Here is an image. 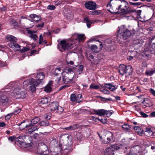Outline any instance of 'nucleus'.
Here are the masks:
<instances>
[{
    "label": "nucleus",
    "instance_id": "obj_35",
    "mask_svg": "<svg viewBox=\"0 0 155 155\" xmlns=\"http://www.w3.org/2000/svg\"><path fill=\"white\" fill-rule=\"evenodd\" d=\"M34 80V79L33 78H31L28 79H27L24 81L23 84L24 85L27 86L28 85H30L31 83L32 82V81H33Z\"/></svg>",
    "mask_w": 155,
    "mask_h": 155
},
{
    "label": "nucleus",
    "instance_id": "obj_55",
    "mask_svg": "<svg viewBox=\"0 0 155 155\" xmlns=\"http://www.w3.org/2000/svg\"><path fill=\"white\" fill-rule=\"evenodd\" d=\"M89 14L93 15H97L99 14V13L96 10L94 11H90Z\"/></svg>",
    "mask_w": 155,
    "mask_h": 155
},
{
    "label": "nucleus",
    "instance_id": "obj_18",
    "mask_svg": "<svg viewBox=\"0 0 155 155\" xmlns=\"http://www.w3.org/2000/svg\"><path fill=\"white\" fill-rule=\"evenodd\" d=\"M5 38L8 41H10L11 43L12 42H16L18 41V39L16 37L11 35H7Z\"/></svg>",
    "mask_w": 155,
    "mask_h": 155
},
{
    "label": "nucleus",
    "instance_id": "obj_54",
    "mask_svg": "<svg viewBox=\"0 0 155 155\" xmlns=\"http://www.w3.org/2000/svg\"><path fill=\"white\" fill-rule=\"evenodd\" d=\"M31 127L34 131L38 130V129L39 128V127L38 125L37 126H31Z\"/></svg>",
    "mask_w": 155,
    "mask_h": 155
},
{
    "label": "nucleus",
    "instance_id": "obj_23",
    "mask_svg": "<svg viewBox=\"0 0 155 155\" xmlns=\"http://www.w3.org/2000/svg\"><path fill=\"white\" fill-rule=\"evenodd\" d=\"M78 128V126L77 124H74L70 125L68 127H65L64 129L67 130H74L77 129Z\"/></svg>",
    "mask_w": 155,
    "mask_h": 155
},
{
    "label": "nucleus",
    "instance_id": "obj_52",
    "mask_svg": "<svg viewBox=\"0 0 155 155\" xmlns=\"http://www.w3.org/2000/svg\"><path fill=\"white\" fill-rule=\"evenodd\" d=\"M55 8V7L53 5H49L47 7V9L50 10H53Z\"/></svg>",
    "mask_w": 155,
    "mask_h": 155
},
{
    "label": "nucleus",
    "instance_id": "obj_13",
    "mask_svg": "<svg viewBox=\"0 0 155 155\" xmlns=\"http://www.w3.org/2000/svg\"><path fill=\"white\" fill-rule=\"evenodd\" d=\"M40 81L39 82L36 81V80L34 79L33 81H32L30 84V86H29V90L32 92H34L36 90V87L40 84Z\"/></svg>",
    "mask_w": 155,
    "mask_h": 155
},
{
    "label": "nucleus",
    "instance_id": "obj_45",
    "mask_svg": "<svg viewBox=\"0 0 155 155\" xmlns=\"http://www.w3.org/2000/svg\"><path fill=\"white\" fill-rule=\"evenodd\" d=\"M122 127L123 129L127 130L130 128L129 126L127 124H125L122 126Z\"/></svg>",
    "mask_w": 155,
    "mask_h": 155
},
{
    "label": "nucleus",
    "instance_id": "obj_51",
    "mask_svg": "<svg viewBox=\"0 0 155 155\" xmlns=\"http://www.w3.org/2000/svg\"><path fill=\"white\" fill-rule=\"evenodd\" d=\"M105 114H106V115L108 116H111L113 113V111L112 110H105Z\"/></svg>",
    "mask_w": 155,
    "mask_h": 155
},
{
    "label": "nucleus",
    "instance_id": "obj_15",
    "mask_svg": "<svg viewBox=\"0 0 155 155\" xmlns=\"http://www.w3.org/2000/svg\"><path fill=\"white\" fill-rule=\"evenodd\" d=\"M40 119L38 117H35L33 118L31 121V123L28 125L25 126L26 127H30L31 126H34V124H36L39 121Z\"/></svg>",
    "mask_w": 155,
    "mask_h": 155
},
{
    "label": "nucleus",
    "instance_id": "obj_25",
    "mask_svg": "<svg viewBox=\"0 0 155 155\" xmlns=\"http://www.w3.org/2000/svg\"><path fill=\"white\" fill-rule=\"evenodd\" d=\"M120 145L119 144H114L111 145L110 147L114 152L115 150H118L120 149Z\"/></svg>",
    "mask_w": 155,
    "mask_h": 155
},
{
    "label": "nucleus",
    "instance_id": "obj_5",
    "mask_svg": "<svg viewBox=\"0 0 155 155\" xmlns=\"http://www.w3.org/2000/svg\"><path fill=\"white\" fill-rule=\"evenodd\" d=\"M132 71V67L130 65L126 66L120 64L119 66V72L122 75L125 74H127L128 75H131Z\"/></svg>",
    "mask_w": 155,
    "mask_h": 155
},
{
    "label": "nucleus",
    "instance_id": "obj_10",
    "mask_svg": "<svg viewBox=\"0 0 155 155\" xmlns=\"http://www.w3.org/2000/svg\"><path fill=\"white\" fill-rule=\"evenodd\" d=\"M84 6L87 9L91 10H94L97 8L96 3L92 1L86 2L84 4Z\"/></svg>",
    "mask_w": 155,
    "mask_h": 155
},
{
    "label": "nucleus",
    "instance_id": "obj_33",
    "mask_svg": "<svg viewBox=\"0 0 155 155\" xmlns=\"http://www.w3.org/2000/svg\"><path fill=\"white\" fill-rule=\"evenodd\" d=\"M63 71L68 74H72L73 75H74V72L73 69L70 68L68 67L65 68Z\"/></svg>",
    "mask_w": 155,
    "mask_h": 155
},
{
    "label": "nucleus",
    "instance_id": "obj_36",
    "mask_svg": "<svg viewBox=\"0 0 155 155\" xmlns=\"http://www.w3.org/2000/svg\"><path fill=\"white\" fill-rule=\"evenodd\" d=\"M29 33L30 34V37L35 41L38 38V36L37 35L32 33V31H29Z\"/></svg>",
    "mask_w": 155,
    "mask_h": 155
},
{
    "label": "nucleus",
    "instance_id": "obj_60",
    "mask_svg": "<svg viewBox=\"0 0 155 155\" xmlns=\"http://www.w3.org/2000/svg\"><path fill=\"white\" fill-rule=\"evenodd\" d=\"M44 25V23L43 22H41L40 23L36 25L37 27H43Z\"/></svg>",
    "mask_w": 155,
    "mask_h": 155
},
{
    "label": "nucleus",
    "instance_id": "obj_57",
    "mask_svg": "<svg viewBox=\"0 0 155 155\" xmlns=\"http://www.w3.org/2000/svg\"><path fill=\"white\" fill-rule=\"evenodd\" d=\"M69 87V86L68 85H64L60 87L59 90L61 91L62 89H65V88L68 87Z\"/></svg>",
    "mask_w": 155,
    "mask_h": 155
},
{
    "label": "nucleus",
    "instance_id": "obj_3",
    "mask_svg": "<svg viewBox=\"0 0 155 155\" xmlns=\"http://www.w3.org/2000/svg\"><path fill=\"white\" fill-rule=\"evenodd\" d=\"M118 32L122 35V38L126 40L134 33L129 31L124 25H122L118 28Z\"/></svg>",
    "mask_w": 155,
    "mask_h": 155
},
{
    "label": "nucleus",
    "instance_id": "obj_8",
    "mask_svg": "<svg viewBox=\"0 0 155 155\" xmlns=\"http://www.w3.org/2000/svg\"><path fill=\"white\" fill-rule=\"evenodd\" d=\"M13 92L11 93V95L14 97L16 98H24L26 96V94L25 92L20 91L19 89L15 88L13 91Z\"/></svg>",
    "mask_w": 155,
    "mask_h": 155
},
{
    "label": "nucleus",
    "instance_id": "obj_16",
    "mask_svg": "<svg viewBox=\"0 0 155 155\" xmlns=\"http://www.w3.org/2000/svg\"><path fill=\"white\" fill-rule=\"evenodd\" d=\"M45 74L42 72H41L38 74L37 75L36 78V81L39 82L40 81V83L41 82V80H43L45 78Z\"/></svg>",
    "mask_w": 155,
    "mask_h": 155
},
{
    "label": "nucleus",
    "instance_id": "obj_11",
    "mask_svg": "<svg viewBox=\"0 0 155 155\" xmlns=\"http://www.w3.org/2000/svg\"><path fill=\"white\" fill-rule=\"evenodd\" d=\"M76 77L74 75H73V77L71 78H69V77H68L65 76L64 75H63L62 77V81L64 83L67 84L70 83H72L73 84L74 81L73 80Z\"/></svg>",
    "mask_w": 155,
    "mask_h": 155
},
{
    "label": "nucleus",
    "instance_id": "obj_50",
    "mask_svg": "<svg viewBox=\"0 0 155 155\" xmlns=\"http://www.w3.org/2000/svg\"><path fill=\"white\" fill-rule=\"evenodd\" d=\"M84 69V66L83 65H81L79 66L78 71L79 72V74H80L82 71Z\"/></svg>",
    "mask_w": 155,
    "mask_h": 155
},
{
    "label": "nucleus",
    "instance_id": "obj_43",
    "mask_svg": "<svg viewBox=\"0 0 155 155\" xmlns=\"http://www.w3.org/2000/svg\"><path fill=\"white\" fill-rule=\"evenodd\" d=\"M99 86L98 85H95L94 84H91L90 86L91 89H93L95 90L98 89L99 88Z\"/></svg>",
    "mask_w": 155,
    "mask_h": 155
},
{
    "label": "nucleus",
    "instance_id": "obj_14",
    "mask_svg": "<svg viewBox=\"0 0 155 155\" xmlns=\"http://www.w3.org/2000/svg\"><path fill=\"white\" fill-rule=\"evenodd\" d=\"M31 18L36 23L40 22L41 21V18L40 16L35 14H31L29 15Z\"/></svg>",
    "mask_w": 155,
    "mask_h": 155
},
{
    "label": "nucleus",
    "instance_id": "obj_19",
    "mask_svg": "<svg viewBox=\"0 0 155 155\" xmlns=\"http://www.w3.org/2000/svg\"><path fill=\"white\" fill-rule=\"evenodd\" d=\"M93 111L95 114L100 116L104 115L106 112L105 110L102 109L98 110L94 109Z\"/></svg>",
    "mask_w": 155,
    "mask_h": 155
},
{
    "label": "nucleus",
    "instance_id": "obj_64",
    "mask_svg": "<svg viewBox=\"0 0 155 155\" xmlns=\"http://www.w3.org/2000/svg\"><path fill=\"white\" fill-rule=\"evenodd\" d=\"M98 97L100 98H101V100H103V101H106V100L110 101L111 100V99L106 98H105L102 97H101V96H99Z\"/></svg>",
    "mask_w": 155,
    "mask_h": 155
},
{
    "label": "nucleus",
    "instance_id": "obj_49",
    "mask_svg": "<svg viewBox=\"0 0 155 155\" xmlns=\"http://www.w3.org/2000/svg\"><path fill=\"white\" fill-rule=\"evenodd\" d=\"M153 4L151 3H146V7L147 8H150L151 11L153 12Z\"/></svg>",
    "mask_w": 155,
    "mask_h": 155
},
{
    "label": "nucleus",
    "instance_id": "obj_17",
    "mask_svg": "<svg viewBox=\"0 0 155 155\" xmlns=\"http://www.w3.org/2000/svg\"><path fill=\"white\" fill-rule=\"evenodd\" d=\"M58 103L56 101L52 103L50 106V110L52 112H55L58 107Z\"/></svg>",
    "mask_w": 155,
    "mask_h": 155
},
{
    "label": "nucleus",
    "instance_id": "obj_42",
    "mask_svg": "<svg viewBox=\"0 0 155 155\" xmlns=\"http://www.w3.org/2000/svg\"><path fill=\"white\" fill-rule=\"evenodd\" d=\"M71 101L72 102H75L76 101V96L75 94H72L70 96Z\"/></svg>",
    "mask_w": 155,
    "mask_h": 155
},
{
    "label": "nucleus",
    "instance_id": "obj_59",
    "mask_svg": "<svg viewBox=\"0 0 155 155\" xmlns=\"http://www.w3.org/2000/svg\"><path fill=\"white\" fill-rule=\"evenodd\" d=\"M34 131L31 127L27 130L26 131V133L29 134H31Z\"/></svg>",
    "mask_w": 155,
    "mask_h": 155
},
{
    "label": "nucleus",
    "instance_id": "obj_6",
    "mask_svg": "<svg viewBox=\"0 0 155 155\" xmlns=\"http://www.w3.org/2000/svg\"><path fill=\"white\" fill-rule=\"evenodd\" d=\"M37 153L41 155H48L49 151L48 146L45 143H38L37 147Z\"/></svg>",
    "mask_w": 155,
    "mask_h": 155
},
{
    "label": "nucleus",
    "instance_id": "obj_44",
    "mask_svg": "<svg viewBox=\"0 0 155 155\" xmlns=\"http://www.w3.org/2000/svg\"><path fill=\"white\" fill-rule=\"evenodd\" d=\"M150 43L151 45H155V37H152L151 39H149L148 44Z\"/></svg>",
    "mask_w": 155,
    "mask_h": 155
},
{
    "label": "nucleus",
    "instance_id": "obj_31",
    "mask_svg": "<svg viewBox=\"0 0 155 155\" xmlns=\"http://www.w3.org/2000/svg\"><path fill=\"white\" fill-rule=\"evenodd\" d=\"M74 36L77 37V40L79 42L83 41L85 39V37L84 34H78V35H75Z\"/></svg>",
    "mask_w": 155,
    "mask_h": 155
},
{
    "label": "nucleus",
    "instance_id": "obj_34",
    "mask_svg": "<svg viewBox=\"0 0 155 155\" xmlns=\"http://www.w3.org/2000/svg\"><path fill=\"white\" fill-rule=\"evenodd\" d=\"M39 124L40 126L46 127L49 125V123L47 120H42L39 123Z\"/></svg>",
    "mask_w": 155,
    "mask_h": 155
},
{
    "label": "nucleus",
    "instance_id": "obj_32",
    "mask_svg": "<svg viewBox=\"0 0 155 155\" xmlns=\"http://www.w3.org/2000/svg\"><path fill=\"white\" fill-rule=\"evenodd\" d=\"M153 133L151 130L150 128H146V136L148 137H152L153 135Z\"/></svg>",
    "mask_w": 155,
    "mask_h": 155
},
{
    "label": "nucleus",
    "instance_id": "obj_22",
    "mask_svg": "<svg viewBox=\"0 0 155 155\" xmlns=\"http://www.w3.org/2000/svg\"><path fill=\"white\" fill-rule=\"evenodd\" d=\"M90 48L92 51L95 53H98L102 49V47L98 48L96 45H92Z\"/></svg>",
    "mask_w": 155,
    "mask_h": 155
},
{
    "label": "nucleus",
    "instance_id": "obj_37",
    "mask_svg": "<svg viewBox=\"0 0 155 155\" xmlns=\"http://www.w3.org/2000/svg\"><path fill=\"white\" fill-rule=\"evenodd\" d=\"M155 73V68L151 69L146 71V74L148 76H151Z\"/></svg>",
    "mask_w": 155,
    "mask_h": 155
},
{
    "label": "nucleus",
    "instance_id": "obj_9",
    "mask_svg": "<svg viewBox=\"0 0 155 155\" xmlns=\"http://www.w3.org/2000/svg\"><path fill=\"white\" fill-rule=\"evenodd\" d=\"M146 24L147 25V27H149L147 29L148 34H150L151 36L154 35L155 31L153 29L154 23L153 21H146Z\"/></svg>",
    "mask_w": 155,
    "mask_h": 155
},
{
    "label": "nucleus",
    "instance_id": "obj_62",
    "mask_svg": "<svg viewBox=\"0 0 155 155\" xmlns=\"http://www.w3.org/2000/svg\"><path fill=\"white\" fill-rule=\"evenodd\" d=\"M78 34H73L72 37H71V40H77V37H75V36H74V35H78Z\"/></svg>",
    "mask_w": 155,
    "mask_h": 155
},
{
    "label": "nucleus",
    "instance_id": "obj_48",
    "mask_svg": "<svg viewBox=\"0 0 155 155\" xmlns=\"http://www.w3.org/2000/svg\"><path fill=\"white\" fill-rule=\"evenodd\" d=\"M145 56V52L143 51V52H141L139 55V58H141L142 59L144 60Z\"/></svg>",
    "mask_w": 155,
    "mask_h": 155
},
{
    "label": "nucleus",
    "instance_id": "obj_1",
    "mask_svg": "<svg viewBox=\"0 0 155 155\" xmlns=\"http://www.w3.org/2000/svg\"><path fill=\"white\" fill-rule=\"evenodd\" d=\"M112 5L115 6H117L116 10L118 11L114 12L116 14L121 13H126L129 12H134L136 10H130L128 3L125 0H111L110 3L107 5L111 6Z\"/></svg>",
    "mask_w": 155,
    "mask_h": 155
},
{
    "label": "nucleus",
    "instance_id": "obj_30",
    "mask_svg": "<svg viewBox=\"0 0 155 155\" xmlns=\"http://www.w3.org/2000/svg\"><path fill=\"white\" fill-rule=\"evenodd\" d=\"M8 45L9 47L12 48H15L19 49L20 48V45L16 42L10 43L8 44Z\"/></svg>",
    "mask_w": 155,
    "mask_h": 155
},
{
    "label": "nucleus",
    "instance_id": "obj_29",
    "mask_svg": "<svg viewBox=\"0 0 155 155\" xmlns=\"http://www.w3.org/2000/svg\"><path fill=\"white\" fill-rule=\"evenodd\" d=\"M84 22L87 23V26L88 28H90L91 24L93 23V21L90 20L88 17H86L84 18Z\"/></svg>",
    "mask_w": 155,
    "mask_h": 155
},
{
    "label": "nucleus",
    "instance_id": "obj_28",
    "mask_svg": "<svg viewBox=\"0 0 155 155\" xmlns=\"http://www.w3.org/2000/svg\"><path fill=\"white\" fill-rule=\"evenodd\" d=\"M104 155H114V153L110 147L107 148L104 152Z\"/></svg>",
    "mask_w": 155,
    "mask_h": 155
},
{
    "label": "nucleus",
    "instance_id": "obj_24",
    "mask_svg": "<svg viewBox=\"0 0 155 155\" xmlns=\"http://www.w3.org/2000/svg\"><path fill=\"white\" fill-rule=\"evenodd\" d=\"M120 145L119 144H114L111 145L110 147L114 152L115 150H118L120 149Z\"/></svg>",
    "mask_w": 155,
    "mask_h": 155
},
{
    "label": "nucleus",
    "instance_id": "obj_53",
    "mask_svg": "<svg viewBox=\"0 0 155 155\" xmlns=\"http://www.w3.org/2000/svg\"><path fill=\"white\" fill-rule=\"evenodd\" d=\"M29 50V48L27 47H24L21 50V52H25L26 51H28Z\"/></svg>",
    "mask_w": 155,
    "mask_h": 155
},
{
    "label": "nucleus",
    "instance_id": "obj_46",
    "mask_svg": "<svg viewBox=\"0 0 155 155\" xmlns=\"http://www.w3.org/2000/svg\"><path fill=\"white\" fill-rule=\"evenodd\" d=\"M129 3L131 5L137 6H140L142 4V3L141 2H129Z\"/></svg>",
    "mask_w": 155,
    "mask_h": 155
},
{
    "label": "nucleus",
    "instance_id": "obj_7",
    "mask_svg": "<svg viewBox=\"0 0 155 155\" xmlns=\"http://www.w3.org/2000/svg\"><path fill=\"white\" fill-rule=\"evenodd\" d=\"M155 54V45H151L149 43L146 46V58H151L153 55Z\"/></svg>",
    "mask_w": 155,
    "mask_h": 155
},
{
    "label": "nucleus",
    "instance_id": "obj_38",
    "mask_svg": "<svg viewBox=\"0 0 155 155\" xmlns=\"http://www.w3.org/2000/svg\"><path fill=\"white\" fill-rule=\"evenodd\" d=\"M64 110L63 108L61 106H59L58 105L55 112L61 114L64 111Z\"/></svg>",
    "mask_w": 155,
    "mask_h": 155
},
{
    "label": "nucleus",
    "instance_id": "obj_56",
    "mask_svg": "<svg viewBox=\"0 0 155 155\" xmlns=\"http://www.w3.org/2000/svg\"><path fill=\"white\" fill-rule=\"evenodd\" d=\"M11 24L14 26H15L18 25V23L15 20H12L11 21Z\"/></svg>",
    "mask_w": 155,
    "mask_h": 155
},
{
    "label": "nucleus",
    "instance_id": "obj_2",
    "mask_svg": "<svg viewBox=\"0 0 155 155\" xmlns=\"http://www.w3.org/2000/svg\"><path fill=\"white\" fill-rule=\"evenodd\" d=\"M32 138L31 137L25 135L21 136L16 137L15 136H11L8 138V140L12 142L15 140V142H18L24 147H27L32 145L31 141Z\"/></svg>",
    "mask_w": 155,
    "mask_h": 155
},
{
    "label": "nucleus",
    "instance_id": "obj_63",
    "mask_svg": "<svg viewBox=\"0 0 155 155\" xmlns=\"http://www.w3.org/2000/svg\"><path fill=\"white\" fill-rule=\"evenodd\" d=\"M43 37L42 36V35H40L39 36V44H41L43 42Z\"/></svg>",
    "mask_w": 155,
    "mask_h": 155
},
{
    "label": "nucleus",
    "instance_id": "obj_21",
    "mask_svg": "<svg viewBox=\"0 0 155 155\" xmlns=\"http://www.w3.org/2000/svg\"><path fill=\"white\" fill-rule=\"evenodd\" d=\"M134 129L135 131L139 135H142L144 133V131L140 127L135 126L134 127Z\"/></svg>",
    "mask_w": 155,
    "mask_h": 155
},
{
    "label": "nucleus",
    "instance_id": "obj_27",
    "mask_svg": "<svg viewBox=\"0 0 155 155\" xmlns=\"http://www.w3.org/2000/svg\"><path fill=\"white\" fill-rule=\"evenodd\" d=\"M120 145L119 144H114L111 145L110 147L114 152L115 150H118L120 149Z\"/></svg>",
    "mask_w": 155,
    "mask_h": 155
},
{
    "label": "nucleus",
    "instance_id": "obj_40",
    "mask_svg": "<svg viewBox=\"0 0 155 155\" xmlns=\"http://www.w3.org/2000/svg\"><path fill=\"white\" fill-rule=\"evenodd\" d=\"M48 102V100L47 97L42 98L40 101L41 104H47Z\"/></svg>",
    "mask_w": 155,
    "mask_h": 155
},
{
    "label": "nucleus",
    "instance_id": "obj_12",
    "mask_svg": "<svg viewBox=\"0 0 155 155\" xmlns=\"http://www.w3.org/2000/svg\"><path fill=\"white\" fill-rule=\"evenodd\" d=\"M6 94V93H4L0 96V103L4 105L6 104L9 101L8 98Z\"/></svg>",
    "mask_w": 155,
    "mask_h": 155
},
{
    "label": "nucleus",
    "instance_id": "obj_61",
    "mask_svg": "<svg viewBox=\"0 0 155 155\" xmlns=\"http://www.w3.org/2000/svg\"><path fill=\"white\" fill-rule=\"evenodd\" d=\"M20 111L21 110L20 109H17V110H15L12 113V114L14 115H16L20 113Z\"/></svg>",
    "mask_w": 155,
    "mask_h": 155
},
{
    "label": "nucleus",
    "instance_id": "obj_58",
    "mask_svg": "<svg viewBox=\"0 0 155 155\" xmlns=\"http://www.w3.org/2000/svg\"><path fill=\"white\" fill-rule=\"evenodd\" d=\"M150 92L155 97V90L152 88H150L149 90Z\"/></svg>",
    "mask_w": 155,
    "mask_h": 155
},
{
    "label": "nucleus",
    "instance_id": "obj_47",
    "mask_svg": "<svg viewBox=\"0 0 155 155\" xmlns=\"http://www.w3.org/2000/svg\"><path fill=\"white\" fill-rule=\"evenodd\" d=\"M82 97V96L81 94H78L77 95V96H76V101L77 102L79 103L81 101L80 99Z\"/></svg>",
    "mask_w": 155,
    "mask_h": 155
},
{
    "label": "nucleus",
    "instance_id": "obj_41",
    "mask_svg": "<svg viewBox=\"0 0 155 155\" xmlns=\"http://www.w3.org/2000/svg\"><path fill=\"white\" fill-rule=\"evenodd\" d=\"M51 90V87L50 85L49 84H48V85L45 87L44 89V91L47 92H50Z\"/></svg>",
    "mask_w": 155,
    "mask_h": 155
},
{
    "label": "nucleus",
    "instance_id": "obj_20",
    "mask_svg": "<svg viewBox=\"0 0 155 155\" xmlns=\"http://www.w3.org/2000/svg\"><path fill=\"white\" fill-rule=\"evenodd\" d=\"M104 87L108 89L111 91H113L117 88V87H116L114 85H113L112 84L110 83L105 84Z\"/></svg>",
    "mask_w": 155,
    "mask_h": 155
},
{
    "label": "nucleus",
    "instance_id": "obj_4",
    "mask_svg": "<svg viewBox=\"0 0 155 155\" xmlns=\"http://www.w3.org/2000/svg\"><path fill=\"white\" fill-rule=\"evenodd\" d=\"M75 45L73 43H71L69 41H66L65 40H62L58 43V47L61 51V49L64 50H67L72 48Z\"/></svg>",
    "mask_w": 155,
    "mask_h": 155
},
{
    "label": "nucleus",
    "instance_id": "obj_39",
    "mask_svg": "<svg viewBox=\"0 0 155 155\" xmlns=\"http://www.w3.org/2000/svg\"><path fill=\"white\" fill-rule=\"evenodd\" d=\"M61 70L60 68H56L54 71V74L56 76L58 75L61 73Z\"/></svg>",
    "mask_w": 155,
    "mask_h": 155
},
{
    "label": "nucleus",
    "instance_id": "obj_26",
    "mask_svg": "<svg viewBox=\"0 0 155 155\" xmlns=\"http://www.w3.org/2000/svg\"><path fill=\"white\" fill-rule=\"evenodd\" d=\"M120 145L119 144H114L111 145L110 147L114 152L115 150H118L120 149Z\"/></svg>",
    "mask_w": 155,
    "mask_h": 155
}]
</instances>
